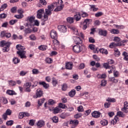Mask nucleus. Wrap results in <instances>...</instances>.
Here are the masks:
<instances>
[{
	"label": "nucleus",
	"instance_id": "6",
	"mask_svg": "<svg viewBox=\"0 0 128 128\" xmlns=\"http://www.w3.org/2000/svg\"><path fill=\"white\" fill-rule=\"evenodd\" d=\"M73 50L74 52H76V54H78L82 50V48L80 46V45H75L73 46Z\"/></svg>",
	"mask_w": 128,
	"mask_h": 128
},
{
	"label": "nucleus",
	"instance_id": "8",
	"mask_svg": "<svg viewBox=\"0 0 128 128\" xmlns=\"http://www.w3.org/2000/svg\"><path fill=\"white\" fill-rule=\"evenodd\" d=\"M43 94L42 90L40 88H38L36 90V95L34 96V98H40Z\"/></svg>",
	"mask_w": 128,
	"mask_h": 128
},
{
	"label": "nucleus",
	"instance_id": "44",
	"mask_svg": "<svg viewBox=\"0 0 128 128\" xmlns=\"http://www.w3.org/2000/svg\"><path fill=\"white\" fill-rule=\"evenodd\" d=\"M108 64H110L108 62L107 63H104V64H103V66L106 68V69H108V68H110V66Z\"/></svg>",
	"mask_w": 128,
	"mask_h": 128
},
{
	"label": "nucleus",
	"instance_id": "51",
	"mask_svg": "<svg viewBox=\"0 0 128 128\" xmlns=\"http://www.w3.org/2000/svg\"><path fill=\"white\" fill-rule=\"evenodd\" d=\"M106 80H102L101 81V84L100 85L102 86H106Z\"/></svg>",
	"mask_w": 128,
	"mask_h": 128
},
{
	"label": "nucleus",
	"instance_id": "55",
	"mask_svg": "<svg viewBox=\"0 0 128 128\" xmlns=\"http://www.w3.org/2000/svg\"><path fill=\"white\" fill-rule=\"evenodd\" d=\"M40 3L42 4L43 6L46 5V0H40Z\"/></svg>",
	"mask_w": 128,
	"mask_h": 128
},
{
	"label": "nucleus",
	"instance_id": "3",
	"mask_svg": "<svg viewBox=\"0 0 128 128\" xmlns=\"http://www.w3.org/2000/svg\"><path fill=\"white\" fill-rule=\"evenodd\" d=\"M54 5L51 4L48 6V9H46L45 14L46 15L44 14V18L42 20L43 22H46V20H48V16H50V14H52V12L54 10Z\"/></svg>",
	"mask_w": 128,
	"mask_h": 128
},
{
	"label": "nucleus",
	"instance_id": "5",
	"mask_svg": "<svg viewBox=\"0 0 128 128\" xmlns=\"http://www.w3.org/2000/svg\"><path fill=\"white\" fill-rule=\"evenodd\" d=\"M0 46L2 47H3L2 50L4 52H8L10 50V44L8 42H6V40H2L0 42Z\"/></svg>",
	"mask_w": 128,
	"mask_h": 128
},
{
	"label": "nucleus",
	"instance_id": "14",
	"mask_svg": "<svg viewBox=\"0 0 128 128\" xmlns=\"http://www.w3.org/2000/svg\"><path fill=\"white\" fill-rule=\"evenodd\" d=\"M36 126L38 128H42L44 126V121L40 120L37 122Z\"/></svg>",
	"mask_w": 128,
	"mask_h": 128
},
{
	"label": "nucleus",
	"instance_id": "23",
	"mask_svg": "<svg viewBox=\"0 0 128 128\" xmlns=\"http://www.w3.org/2000/svg\"><path fill=\"white\" fill-rule=\"evenodd\" d=\"M61 110L60 108L58 107H56L54 109L53 113L54 114H58V112H60Z\"/></svg>",
	"mask_w": 128,
	"mask_h": 128
},
{
	"label": "nucleus",
	"instance_id": "26",
	"mask_svg": "<svg viewBox=\"0 0 128 128\" xmlns=\"http://www.w3.org/2000/svg\"><path fill=\"white\" fill-rule=\"evenodd\" d=\"M74 18L76 20V22H78V20H80L81 18L80 14H76L74 16Z\"/></svg>",
	"mask_w": 128,
	"mask_h": 128
},
{
	"label": "nucleus",
	"instance_id": "22",
	"mask_svg": "<svg viewBox=\"0 0 128 128\" xmlns=\"http://www.w3.org/2000/svg\"><path fill=\"white\" fill-rule=\"evenodd\" d=\"M40 84H41L42 86H43L44 88H48V86H50V84L46 83V82H40Z\"/></svg>",
	"mask_w": 128,
	"mask_h": 128
},
{
	"label": "nucleus",
	"instance_id": "2",
	"mask_svg": "<svg viewBox=\"0 0 128 128\" xmlns=\"http://www.w3.org/2000/svg\"><path fill=\"white\" fill-rule=\"evenodd\" d=\"M16 48L18 50L17 52V54L20 57V58H26V56L25 55L26 52L24 51L26 50L24 46H22L20 44H18L16 45Z\"/></svg>",
	"mask_w": 128,
	"mask_h": 128
},
{
	"label": "nucleus",
	"instance_id": "36",
	"mask_svg": "<svg viewBox=\"0 0 128 128\" xmlns=\"http://www.w3.org/2000/svg\"><path fill=\"white\" fill-rule=\"evenodd\" d=\"M6 92L8 94H10V96H13V94H16V92L14 91L11 90H8Z\"/></svg>",
	"mask_w": 128,
	"mask_h": 128
},
{
	"label": "nucleus",
	"instance_id": "38",
	"mask_svg": "<svg viewBox=\"0 0 128 128\" xmlns=\"http://www.w3.org/2000/svg\"><path fill=\"white\" fill-rule=\"evenodd\" d=\"M68 28L72 30L74 34V32H78V30L77 28H76L74 27H72V26H68Z\"/></svg>",
	"mask_w": 128,
	"mask_h": 128
},
{
	"label": "nucleus",
	"instance_id": "21",
	"mask_svg": "<svg viewBox=\"0 0 128 128\" xmlns=\"http://www.w3.org/2000/svg\"><path fill=\"white\" fill-rule=\"evenodd\" d=\"M24 32L26 34H32V30L30 28H26Z\"/></svg>",
	"mask_w": 128,
	"mask_h": 128
},
{
	"label": "nucleus",
	"instance_id": "54",
	"mask_svg": "<svg viewBox=\"0 0 128 128\" xmlns=\"http://www.w3.org/2000/svg\"><path fill=\"white\" fill-rule=\"evenodd\" d=\"M118 118H116L114 119L113 120L111 121V124H114V123L116 124V122H118Z\"/></svg>",
	"mask_w": 128,
	"mask_h": 128
},
{
	"label": "nucleus",
	"instance_id": "41",
	"mask_svg": "<svg viewBox=\"0 0 128 128\" xmlns=\"http://www.w3.org/2000/svg\"><path fill=\"white\" fill-rule=\"evenodd\" d=\"M38 48L40 50H46V46L42 45L38 47Z\"/></svg>",
	"mask_w": 128,
	"mask_h": 128
},
{
	"label": "nucleus",
	"instance_id": "13",
	"mask_svg": "<svg viewBox=\"0 0 128 128\" xmlns=\"http://www.w3.org/2000/svg\"><path fill=\"white\" fill-rule=\"evenodd\" d=\"M50 36L52 38H58V34L56 33V31L52 30L50 32Z\"/></svg>",
	"mask_w": 128,
	"mask_h": 128
},
{
	"label": "nucleus",
	"instance_id": "64",
	"mask_svg": "<svg viewBox=\"0 0 128 128\" xmlns=\"http://www.w3.org/2000/svg\"><path fill=\"white\" fill-rule=\"evenodd\" d=\"M88 40H89V42H90L92 44L94 43L95 40L92 38V37L89 38Z\"/></svg>",
	"mask_w": 128,
	"mask_h": 128
},
{
	"label": "nucleus",
	"instance_id": "24",
	"mask_svg": "<svg viewBox=\"0 0 128 128\" xmlns=\"http://www.w3.org/2000/svg\"><path fill=\"white\" fill-rule=\"evenodd\" d=\"M128 109V102H124V107L122 109V112H124V110Z\"/></svg>",
	"mask_w": 128,
	"mask_h": 128
},
{
	"label": "nucleus",
	"instance_id": "62",
	"mask_svg": "<svg viewBox=\"0 0 128 128\" xmlns=\"http://www.w3.org/2000/svg\"><path fill=\"white\" fill-rule=\"evenodd\" d=\"M114 78H118V71L114 70Z\"/></svg>",
	"mask_w": 128,
	"mask_h": 128
},
{
	"label": "nucleus",
	"instance_id": "30",
	"mask_svg": "<svg viewBox=\"0 0 128 128\" xmlns=\"http://www.w3.org/2000/svg\"><path fill=\"white\" fill-rule=\"evenodd\" d=\"M108 120H103L100 121V124L102 126H108Z\"/></svg>",
	"mask_w": 128,
	"mask_h": 128
},
{
	"label": "nucleus",
	"instance_id": "27",
	"mask_svg": "<svg viewBox=\"0 0 128 128\" xmlns=\"http://www.w3.org/2000/svg\"><path fill=\"white\" fill-rule=\"evenodd\" d=\"M100 52H101V54H108V50H106L104 48L100 49Z\"/></svg>",
	"mask_w": 128,
	"mask_h": 128
},
{
	"label": "nucleus",
	"instance_id": "52",
	"mask_svg": "<svg viewBox=\"0 0 128 128\" xmlns=\"http://www.w3.org/2000/svg\"><path fill=\"white\" fill-rule=\"evenodd\" d=\"M14 17L18 19L22 18H24V14H20L19 15H15Z\"/></svg>",
	"mask_w": 128,
	"mask_h": 128
},
{
	"label": "nucleus",
	"instance_id": "39",
	"mask_svg": "<svg viewBox=\"0 0 128 128\" xmlns=\"http://www.w3.org/2000/svg\"><path fill=\"white\" fill-rule=\"evenodd\" d=\"M123 56H124V60H128V53L126 52H123Z\"/></svg>",
	"mask_w": 128,
	"mask_h": 128
},
{
	"label": "nucleus",
	"instance_id": "34",
	"mask_svg": "<svg viewBox=\"0 0 128 128\" xmlns=\"http://www.w3.org/2000/svg\"><path fill=\"white\" fill-rule=\"evenodd\" d=\"M106 102H116V99L114 98H108L106 99Z\"/></svg>",
	"mask_w": 128,
	"mask_h": 128
},
{
	"label": "nucleus",
	"instance_id": "1",
	"mask_svg": "<svg viewBox=\"0 0 128 128\" xmlns=\"http://www.w3.org/2000/svg\"><path fill=\"white\" fill-rule=\"evenodd\" d=\"M114 40L118 43H110L109 46V47L110 48H114L116 46H124V42H128V40H123L122 41H120V38L118 37H114Z\"/></svg>",
	"mask_w": 128,
	"mask_h": 128
},
{
	"label": "nucleus",
	"instance_id": "10",
	"mask_svg": "<svg viewBox=\"0 0 128 128\" xmlns=\"http://www.w3.org/2000/svg\"><path fill=\"white\" fill-rule=\"evenodd\" d=\"M74 40L75 44H76L77 45L82 44V40L79 37H78V36L74 37Z\"/></svg>",
	"mask_w": 128,
	"mask_h": 128
},
{
	"label": "nucleus",
	"instance_id": "60",
	"mask_svg": "<svg viewBox=\"0 0 128 128\" xmlns=\"http://www.w3.org/2000/svg\"><path fill=\"white\" fill-rule=\"evenodd\" d=\"M78 112H84V108L82 106H80L78 108Z\"/></svg>",
	"mask_w": 128,
	"mask_h": 128
},
{
	"label": "nucleus",
	"instance_id": "4",
	"mask_svg": "<svg viewBox=\"0 0 128 128\" xmlns=\"http://www.w3.org/2000/svg\"><path fill=\"white\" fill-rule=\"evenodd\" d=\"M53 6H54V8L56 6L54 12H60V10H62L64 6V5L62 4V0H58V2L54 3Z\"/></svg>",
	"mask_w": 128,
	"mask_h": 128
},
{
	"label": "nucleus",
	"instance_id": "48",
	"mask_svg": "<svg viewBox=\"0 0 128 128\" xmlns=\"http://www.w3.org/2000/svg\"><path fill=\"white\" fill-rule=\"evenodd\" d=\"M46 64H52V60L50 58H46Z\"/></svg>",
	"mask_w": 128,
	"mask_h": 128
},
{
	"label": "nucleus",
	"instance_id": "9",
	"mask_svg": "<svg viewBox=\"0 0 128 128\" xmlns=\"http://www.w3.org/2000/svg\"><path fill=\"white\" fill-rule=\"evenodd\" d=\"M44 14V10L43 8L39 10L37 12L38 18H42Z\"/></svg>",
	"mask_w": 128,
	"mask_h": 128
},
{
	"label": "nucleus",
	"instance_id": "33",
	"mask_svg": "<svg viewBox=\"0 0 128 128\" xmlns=\"http://www.w3.org/2000/svg\"><path fill=\"white\" fill-rule=\"evenodd\" d=\"M59 107H60V108H68V106H66V104L62 103L59 104Z\"/></svg>",
	"mask_w": 128,
	"mask_h": 128
},
{
	"label": "nucleus",
	"instance_id": "42",
	"mask_svg": "<svg viewBox=\"0 0 128 128\" xmlns=\"http://www.w3.org/2000/svg\"><path fill=\"white\" fill-rule=\"evenodd\" d=\"M52 120L53 122H55L56 124V122H58V118L57 116L53 117Z\"/></svg>",
	"mask_w": 128,
	"mask_h": 128
},
{
	"label": "nucleus",
	"instance_id": "18",
	"mask_svg": "<svg viewBox=\"0 0 128 128\" xmlns=\"http://www.w3.org/2000/svg\"><path fill=\"white\" fill-rule=\"evenodd\" d=\"M110 82H112L113 84H118V80L116 79L114 77H111L109 78Z\"/></svg>",
	"mask_w": 128,
	"mask_h": 128
},
{
	"label": "nucleus",
	"instance_id": "57",
	"mask_svg": "<svg viewBox=\"0 0 128 128\" xmlns=\"http://www.w3.org/2000/svg\"><path fill=\"white\" fill-rule=\"evenodd\" d=\"M81 14L82 18H86V16H88V14L86 12H82Z\"/></svg>",
	"mask_w": 128,
	"mask_h": 128
},
{
	"label": "nucleus",
	"instance_id": "63",
	"mask_svg": "<svg viewBox=\"0 0 128 128\" xmlns=\"http://www.w3.org/2000/svg\"><path fill=\"white\" fill-rule=\"evenodd\" d=\"M124 113H122V112H117V116H124V114H123Z\"/></svg>",
	"mask_w": 128,
	"mask_h": 128
},
{
	"label": "nucleus",
	"instance_id": "32",
	"mask_svg": "<svg viewBox=\"0 0 128 128\" xmlns=\"http://www.w3.org/2000/svg\"><path fill=\"white\" fill-rule=\"evenodd\" d=\"M97 77L98 78H106V74H102V75L98 74L97 75Z\"/></svg>",
	"mask_w": 128,
	"mask_h": 128
},
{
	"label": "nucleus",
	"instance_id": "17",
	"mask_svg": "<svg viewBox=\"0 0 128 128\" xmlns=\"http://www.w3.org/2000/svg\"><path fill=\"white\" fill-rule=\"evenodd\" d=\"M66 70H72V62H68L66 64Z\"/></svg>",
	"mask_w": 128,
	"mask_h": 128
},
{
	"label": "nucleus",
	"instance_id": "11",
	"mask_svg": "<svg viewBox=\"0 0 128 128\" xmlns=\"http://www.w3.org/2000/svg\"><path fill=\"white\" fill-rule=\"evenodd\" d=\"M100 112L98 111H94L92 114V116L93 118H100Z\"/></svg>",
	"mask_w": 128,
	"mask_h": 128
},
{
	"label": "nucleus",
	"instance_id": "45",
	"mask_svg": "<svg viewBox=\"0 0 128 128\" xmlns=\"http://www.w3.org/2000/svg\"><path fill=\"white\" fill-rule=\"evenodd\" d=\"M44 102V98H42L38 100V104L40 106H42Z\"/></svg>",
	"mask_w": 128,
	"mask_h": 128
},
{
	"label": "nucleus",
	"instance_id": "40",
	"mask_svg": "<svg viewBox=\"0 0 128 128\" xmlns=\"http://www.w3.org/2000/svg\"><path fill=\"white\" fill-rule=\"evenodd\" d=\"M91 8H92L93 12H96L98 10V8H96V5H90Z\"/></svg>",
	"mask_w": 128,
	"mask_h": 128
},
{
	"label": "nucleus",
	"instance_id": "16",
	"mask_svg": "<svg viewBox=\"0 0 128 128\" xmlns=\"http://www.w3.org/2000/svg\"><path fill=\"white\" fill-rule=\"evenodd\" d=\"M52 42L53 46H55L56 48H58L60 46V42H58V40H52Z\"/></svg>",
	"mask_w": 128,
	"mask_h": 128
},
{
	"label": "nucleus",
	"instance_id": "12",
	"mask_svg": "<svg viewBox=\"0 0 128 128\" xmlns=\"http://www.w3.org/2000/svg\"><path fill=\"white\" fill-rule=\"evenodd\" d=\"M58 29L61 32H66V27L64 26H59Z\"/></svg>",
	"mask_w": 128,
	"mask_h": 128
},
{
	"label": "nucleus",
	"instance_id": "61",
	"mask_svg": "<svg viewBox=\"0 0 128 128\" xmlns=\"http://www.w3.org/2000/svg\"><path fill=\"white\" fill-rule=\"evenodd\" d=\"M11 12H12V14H14L16 12V7H13L10 10Z\"/></svg>",
	"mask_w": 128,
	"mask_h": 128
},
{
	"label": "nucleus",
	"instance_id": "20",
	"mask_svg": "<svg viewBox=\"0 0 128 128\" xmlns=\"http://www.w3.org/2000/svg\"><path fill=\"white\" fill-rule=\"evenodd\" d=\"M76 90H72L70 92H69V96H70L71 98H74V96H76Z\"/></svg>",
	"mask_w": 128,
	"mask_h": 128
},
{
	"label": "nucleus",
	"instance_id": "50",
	"mask_svg": "<svg viewBox=\"0 0 128 128\" xmlns=\"http://www.w3.org/2000/svg\"><path fill=\"white\" fill-rule=\"evenodd\" d=\"M30 38L32 40H36V36L34 34H32L30 36Z\"/></svg>",
	"mask_w": 128,
	"mask_h": 128
},
{
	"label": "nucleus",
	"instance_id": "37",
	"mask_svg": "<svg viewBox=\"0 0 128 128\" xmlns=\"http://www.w3.org/2000/svg\"><path fill=\"white\" fill-rule=\"evenodd\" d=\"M90 24V19H86L84 22V24H86V26H88Z\"/></svg>",
	"mask_w": 128,
	"mask_h": 128
},
{
	"label": "nucleus",
	"instance_id": "58",
	"mask_svg": "<svg viewBox=\"0 0 128 128\" xmlns=\"http://www.w3.org/2000/svg\"><path fill=\"white\" fill-rule=\"evenodd\" d=\"M9 84L10 86H14L16 85V82L14 81L10 80L9 81Z\"/></svg>",
	"mask_w": 128,
	"mask_h": 128
},
{
	"label": "nucleus",
	"instance_id": "28",
	"mask_svg": "<svg viewBox=\"0 0 128 128\" xmlns=\"http://www.w3.org/2000/svg\"><path fill=\"white\" fill-rule=\"evenodd\" d=\"M111 34H120V31L116 29H112L110 30Z\"/></svg>",
	"mask_w": 128,
	"mask_h": 128
},
{
	"label": "nucleus",
	"instance_id": "25",
	"mask_svg": "<svg viewBox=\"0 0 128 128\" xmlns=\"http://www.w3.org/2000/svg\"><path fill=\"white\" fill-rule=\"evenodd\" d=\"M58 80H56V78H52V84L54 86H56V85L58 84Z\"/></svg>",
	"mask_w": 128,
	"mask_h": 128
},
{
	"label": "nucleus",
	"instance_id": "7",
	"mask_svg": "<svg viewBox=\"0 0 128 128\" xmlns=\"http://www.w3.org/2000/svg\"><path fill=\"white\" fill-rule=\"evenodd\" d=\"M71 128H75L78 126V125L79 124L78 120H71L70 122Z\"/></svg>",
	"mask_w": 128,
	"mask_h": 128
},
{
	"label": "nucleus",
	"instance_id": "29",
	"mask_svg": "<svg viewBox=\"0 0 128 128\" xmlns=\"http://www.w3.org/2000/svg\"><path fill=\"white\" fill-rule=\"evenodd\" d=\"M114 51V55L116 56H120V52L118 51V49H115Z\"/></svg>",
	"mask_w": 128,
	"mask_h": 128
},
{
	"label": "nucleus",
	"instance_id": "56",
	"mask_svg": "<svg viewBox=\"0 0 128 128\" xmlns=\"http://www.w3.org/2000/svg\"><path fill=\"white\" fill-rule=\"evenodd\" d=\"M7 16L6 14H0V18H6Z\"/></svg>",
	"mask_w": 128,
	"mask_h": 128
},
{
	"label": "nucleus",
	"instance_id": "43",
	"mask_svg": "<svg viewBox=\"0 0 128 128\" xmlns=\"http://www.w3.org/2000/svg\"><path fill=\"white\" fill-rule=\"evenodd\" d=\"M20 60H18V58H14L13 59V62L14 64H18V62H20Z\"/></svg>",
	"mask_w": 128,
	"mask_h": 128
},
{
	"label": "nucleus",
	"instance_id": "46",
	"mask_svg": "<svg viewBox=\"0 0 128 128\" xmlns=\"http://www.w3.org/2000/svg\"><path fill=\"white\" fill-rule=\"evenodd\" d=\"M82 114L80 113L76 114L74 116V118H76V119L80 118H82Z\"/></svg>",
	"mask_w": 128,
	"mask_h": 128
},
{
	"label": "nucleus",
	"instance_id": "53",
	"mask_svg": "<svg viewBox=\"0 0 128 128\" xmlns=\"http://www.w3.org/2000/svg\"><path fill=\"white\" fill-rule=\"evenodd\" d=\"M6 124L7 126H12V124H14V121L13 120L8 121L6 122Z\"/></svg>",
	"mask_w": 128,
	"mask_h": 128
},
{
	"label": "nucleus",
	"instance_id": "35",
	"mask_svg": "<svg viewBox=\"0 0 128 128\" xmlns=\"http://www.w3.org/2000/svg\"><path fill=\"white\" fill-rule=\"evenodd\" d=\"M32 72L33 74H40V71L36 69V68H34L32 70Z\"/></svg>",
	"mask_w": 128,
	"mask_h": 128
},
{
	"label": "nucleus",
	"instance_id": "47",
	"mask_svg": "<svg viewBox=\"0 0 128 128\" xmlns=\"http://www.w3.org/2000/svg\"><path fill=\"white\" fill-rule=\"evenodd\" d=\"M102 14H104L102 12H98L95 14V16H96V18H98L100 16H102Z\"/></svg>",
	"mask_w": 128,
	"mask_h": 128
},
{
	"label": "nucleus",
	"instance_id": "31",
	"mask_svg": "<svg viewBox=\"0 0 128 128\" xmlns=\"http://www.w3.org/2000/svg\"><path fill=\"white\" fill-rule=\"evenodd\" d=\"M66 20L68 22H69V24H72V22H74V18L72 17H68L66 18Z\"/></svg>",
	"mask_w": 128,
	"mask_h": 128
},
{
	"label": "nucleus",
	"instance_id": "49",
	"mask_svg": "<svg viewBox=\"0 0 128 128\" xmlns=\"http://www.w3.org/2000/svg\"><path fill=\"white\" fill-rule=\"evenodd\" d=\"M18 22V20H11L10 21L9 24L11 25L12 26V24H16V22Z\"/></svg>",
	"mask_w": 128,
	"mask_h": 128
},
{
	"label": "nucleus",
	"instance_id": "19",
	"mask_svg": "<svg viewBox=\"0 0 128 128\" xmlns=\"http://www.w3.org/2000/svg\"><path fill=\"white\" fill-rule=\"evenodd\" d=\"M27 20L30 24H32V22H34V16H28L27 18Z\"/></svg>",
	"mask_w": 128,
	"mask_h": 128
},
{
	"label": "nucleus",
	"instance_id": "59",
	"mask_svg": "<svg viewBox=\"0 0 128 128\" xmlns=\"http://www.w3.org/2000/svg\"><path fill=\"white\" fill-rule=\"evenodd\" d=\"M5 114H6L8 116H10V114H12V111L8 109Z\"/></svg>",
	"mask_w": 128,
	"mask_h": 128
},
{
	"label": "nucleus",
	"instance_id": "15",
	"mask_svg": "<svg viewBox=\"0 0 128 128\" xmlns=\"http://www.w3.org/2000/svg\"><path fill=\"white\" fill-rule=\"evenodd\" d=\"M99 34L100 36H106V34H108V31L100 30H99Z\"/></svg>",
	"mask_w": 128,
	"mask_h": 128
}]
</instances>
